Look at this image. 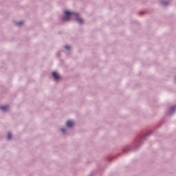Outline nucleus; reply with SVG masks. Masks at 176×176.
Wrapping results in <instances>:
<instances>
[{
	"instance_id": "nucleus-6",
	"label": "nucleus",
	"mask_w": 176,
	"mask_h": 176,
	"mask_svg": "<svg viewBox=\"0 0 176 176\" xmlns=\"http://www.w3.org/2000/svg\"><path fill=\"white\" fill-rule=\"evenodd\" d=\"M23 24H24V22H23V21H20V22L16 23V25H23Z\"/></svg>"
},
{
	"instance_id": "nucleus-9",
	"label": "nucleus",
	"mask_w": 176,
	"mask_h": 176,
	"mask_svg": "<svg viewBox=\"0 0 176 176\" xmlns=\"http://www.w3.org/2000/svg\"><path fill=\"white\" fill-rule=\"evenodd\" d=\"M162 3H163V5H168V3H164V2H163Z\"/></svg>"
},
{
	"instance_id": "nucleus-7",
	"label": "nucleus",
	"mask_w": 176,
	"mask_h": 176,
	"mask_svg": "<svg viewBox=\"0 0 176 176\" xmlns=\"http://www.w3.org/2000/svg\"><path fill=\"white\" fill-rule=\"evenodd\" d=\"M65 48L67 49V50H69V49H71V47H69V46H65Z\"/></svg>"
},
{
	"instance_id": "nucleus-3",
	"label": "nucleus",
	"mask_w": 176,
	"mask_h": 176,
	"mask_svg": "<svg viewBox=\"0 0 176 176\" xmlns=\"http://www.w3.org/2000/svg\"><path fill=\"white\" fill-rule=\"evenodd\" d=\"M52 76H54V79H56V80L60 79V75H58V73L56 72H54L52 73Z\"/></svg>"
},
{
	"instance_id": "nucleus-4",
	"label": "nucleus",
	"mask_w": 176,
	"mask_h": 176,
	"mask_svg": "<svg viewBox=\"0 0 176 176\" xmlns=\"http://www.w3.org/2000/svg\"><path fill=\"white\" fill-rule=\"evenodd\" d=\"M0 109H1V111H6L9 109V107L8 106H2V107H0Z\"/></svg>"
},
{
	"instance_id": "nucleus-2",
	"label": "nucleus",
	"mask_w": 176,
	"mask_h": 176,
	"mask_svg": "<svg viewBox=\"0 0 176 176\" xmlns=\"http://www.w3.org/2000/svg\"><path fill=\"white\" fill-rule=\"evenodd\" d=\"M74 124H75V122H74L72 120H69L66 122L67 127H72V126H74Z\"/></svg>"
},
{
	"instance_id": "nucleus-5",
	"label": "nucleus",
	"mask_w": 176,
	"mask_h": 176,
	"mask_svg": "<svg viewBox=\"0 0 176 176\" xmlns=\"http://www.w3.org/2000/svg\"><path fill=\"white\" fill-rule=\"evenodd\" d=\"M8 140H12V133H8Z\"/></svg>"
},
{
	"instance_id": "nucleus-8",
	"label": "nucleus",
	"mask_w": 176,
	"mask_h": 176,
	"mask_svg": "<svg viewBox=\"0 0 176 176\" xmlns=\"http://www.w3.org/2000/svg\"><path fill=\"white\" fill-rule=\"evenodd\" d=\"M61 131H62V133H65V129H61Z\"/></svg>"
},
{
	"instance_id": "nucleus-1",
	"label": "nucleus",
	"mask_w": 176,
	"mask_h": 176,
	"mask_svg": "<svg viewBox=\"0 0 176 176\" xmlns=\"http://www.w3.org/2000/svg\"><path fill=\"white\" fill-rule=\"evenodd\" d=\"M65 16L62 18L63 21H69L71 20V17H76L77 21L80 23V24H83V19L79 17V14L75 12H71L69 11H65Z\"/></svg>"
}]
</instances>
